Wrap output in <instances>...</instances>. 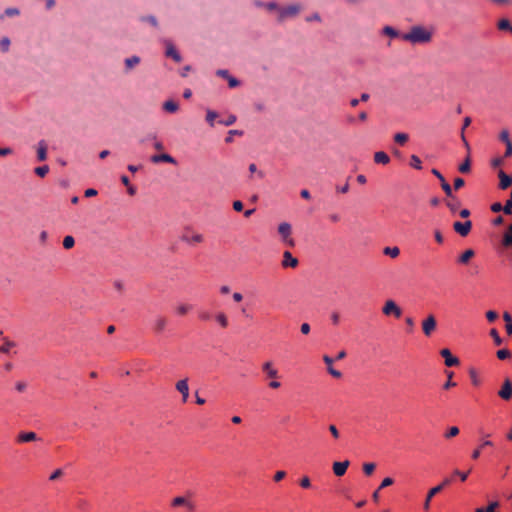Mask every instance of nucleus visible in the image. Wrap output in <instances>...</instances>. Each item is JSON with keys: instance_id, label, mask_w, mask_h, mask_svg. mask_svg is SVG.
Listing matches in <instances>:
<instances>
[{"instance_id": "f257e3e1", "label": "nucleus", "mask_w": 512, "mask_h": 512, "mask_svg": "<svg viewBox=\"0 0 512 512\" xmlns=\"http://www.w3.org/2000/svg\"><path fill=\"white\" fill-rule=\"evenodd\" d=\"M401 39L414 45L427 44L432 40V31L421 25H415L409 32L402 34Z\"/></svg>"}, {"instance_id": "f03ea898", "label": "nucleus", "mask_w": 512, "mask_h": 512, "mask_svg": "<svg viewBox=\"0 0 512 512\" xmlns=\"http://www.w3.org/2000/svg\"><path fill=\"white\" fill-rule=\"evenodd\" d=\"M261 370L265 375V378L270 380L268 387L271 389H279L281 383L279 382L280 374L278 369L274 366L272 361H265L261 365Z\"/></svg>"}, {"instance_id": "7ed1b4c3", "label": "nucleus", "mask_w": 512, "mask_h": 512, "mask_svg": "<svg viewBox=\"0 0 512 512\" xmlns=\"http://www.w3.org/2000/svg\"><path fill=\"white\" fill-rule=\"evenodd\" d=\"M302 10V5L299 3L290 4L285 7H279L278 15L276 17L277 22L283 23L288 19L295 18Z\"/></svg>"}, {"instance_id": "20e7f679", "label": "nucleus", "mask_w": 512, "mask_h": 512, "mask_svg": "<svg viewBox=\"0 0 512 512\" xmlns=\"http://www.w3.org/2000/svg\"><path fill=\"white\" fill-rule=\"evenodd\" d=\"M278 233L281 237V241L288 247L292 248L295 246V241L291 237L292 226L288 222H282L278 226Z\"/></svg>"}, {"instance_id": "39448f33", "label": "nucleus", "mask_w": 512, "mask_h": 512, "mask_svg": "<svg viewBox=\"0 0 512 512\" xmlns=\"http://www.w3.org/2000/svg\"><path fill=\"white\" fill-rule=\"evenodd\" d=\"M422 332L426 337H431L437 328V320L433 314H428L421 323Z\"/></svg>"}, {"instance_id": "423d86ee", "label": "nucleus", "mask_w": 512, "mask_h": 512, "mask_svg": "<svg viewBox=\"0 0 512 512\" xmlns=\"http://www.w3.org/2000/svg\"><path fill=\"white\" fill-rule=\"evenodd\" d=\"M451 483V479L450 478H445L441 484L433 487L432 489H430L428 491V494H427V497L425 499V502H424V509L425 510H428L430 508V502H431V499L436 495V494H439V492H441L444 487H446L447 485H449Z\"/></svg>"}, {"instance_id": "0eeeda50", "label": "nucleus", "mask_w": 512, "mask_h": 512, "mask_svg": "<svg viewBox=\"0 0 512 512\" xmlns=\"http://www.w3.org/2000/svg\"><path fill=\"white\" fill-rule=\"evenodd\" d=\"M382 312L386 316L392 315L395 318H400L402 316V310L394 300H387L382 308Z\"/></svg>"}, {"instance_id": "6e6552de", "label": "nucleus", "mask_w": 512, "mask_h": 512, "mask_svg": "<svg viewBox=\"0 0 512 512\" xmlns=\"http://www.w3.org/2000/svg\"><path fill=\"white\" fill-rule=\"evenodd\" d=\"M181 240L188 244H198L203 242L204 237L200 233L193 232L192 230H185L181 236Z\"/></svg>"}, {"instance_id": "1a4fd4ad", "label": "nucleus", "mask_w": 512, "mask_h": 512, "mask_svg": "<svg viewBox=\"0 0 512 512\" xmlns=\"http://www.w3.org/2000/svg\"><path fill=\"white\" fill-rule=\"evenodd\" d=\"M454 231L462 237H466L472 229V222L466 220L464 222L456 221L453 223Z\"/></svg>"}, {"instance_id": "9d476101", "label": "nucleus", "mask_w": 512, "mask_h": 512, "mask_svg": "<svg viewBox=\"0 0 512 512\" xmlns=\"http://www.w3.org/2000/svg\"><path fill=\"white\" fill-rule=\"evenodd\" d=\"M498 396L505 401L512 398V382L510 379H505L501 389L498 391Z\"/></svg>"}, {"instance_id": "9b49d317", "label": "nucleus", "mask_w": 512, "mask_h": 512, "mask_svg": "<svg viewBox=\"0 0 512 512\" xmlns=\"http://www.w3.org/2000/svg\"><path fill=\"white\" fill-rule=\"evenodd\" d=\"M445 205L451 212V214L455 215L461 206L460 200L453 195V191H451V196H447V199L445 200Z\"/></svg>"}, {"instance_id": "f8f14e48", "label": "nucleus", "mask_w": 512, "mask_h": 512, "mask_svg": "<svg viewBox=\"0 0 512 512\" xmlns=\"http://www.w3.org/2000/svg\"><path fill=\"white\" fill-rule=\"evenodd\" d=\"M176 390L182 395V402L186 403L189 397L188 379L179 380L175 385Z\"/></svg>"}, {"instance_id": "ddd939ff", "label": "nucleus", "mask_w": 512, "mask_h": 512, "mask_svg": "<svg viewBox=\"0 0 512 512\" xmlns=\"http://www.w3.org/2000/svg\"><path fill=\"white\" fill-rule=\"evenodd\" d=\"M298 264V259L295 258L291 252L285 251L283 253V260L281 262L283 268H296Z\"/></svg>"}, {"instance_id": "4468645a", "label": "nucleus", "mask_w": 512, "mask_h": 512, "mask_svg": "<svg viewBox=\"0 0 512 512\" xmlns=\"http://www.w3.org/2000/svg\"><path fill=\"white\" fill-rule=\"evenodd\" d=\"M172 506H174V507L184 506L189 511H193L195 509L194 504L183 496L175 497L172 500Z\"/></svg>"}, {"instance_id": "2eb2a0df", "label": "nucleus", "mask_w": 512, "mask_h": 512, "mask_svg": "<svg viewBox=\"0 0 512 512\" xmlns=\"http://www.w3.org/2000/svg\"><path fill=\"white\" fill-rule=\"evenodd\" d=\"M349 465H350L349 460H345V461H342V462H334L333 463V472H334V474L336 476H338V477L343 476L346 473Z\"/></svg>"}, {"instance_id": "dca6fc26", "label": "nucleus", "mask_w": 512, "mask_h": 512, "mask_svg": "<svg viewBox=\"0 0 512 512\" xmlns=\"http://www.w3.org/2000/svg\"><path fill=\"white\" fill-rule=\"evenodd\" d=\"M432 174L439 179L441 188L445 192L446 196H451L452 188L450 184L445 180L444 176L437 169H432Z\"/></svg>"}, {"instance_id": "f3484780", "label": "nucleus", "mask_w": 512, "mask_h": 512, "mask_svg": "<svg viewBox=\"0 0 512 512\" xmlns=\"http://www.w3.org/2000/svg\"><path fill=\"white\" fill-rule=\"evenodd\" d=\"M440 354L445 359L446 366L452 367L459 364V360L456 357L452 356L449 349H442Z\"/></svg>"}, {"instance_id": "a211bd4d", "label": "nucleus", "mask_w": 512, "mask_h": 512, "mask_svg": "<svg viewBox=\"0 0 512 512\" xmlns=\"http://www.w3.org/2000/svg\"><path fill=\"white\" fill-rule=\"evenodd\" d=\"M38 440V436L35 432H21L17 436V442L27 443Z\"/></svg>"}, {"instance_id": "6ab92c4d", "label": "nucleus", "mask_w": 512, "mask_h": 512, "mask_svg": "<svg viewBox=\"0 0 512 512\" xmlns=\"http://www.w3.org/2000/svg\"><path fill=\"white\" fill-rule=\"evenodd\" d=\"M498 177H499V187L501 189H507L508 187H510L512 185V177L507 175L503 170H500L498 172Z\"/></svg>"}, {"instance_id": "aec40b11", "label": "nucleus", "mask_w": 512, "mask_h": 512, "mask_svg": "<svg viewBox=\"0 0 512 512\" xmlns=\"http://www.w3.org/2000/svg\"><path fill=\"white\" fill-rule=\"evenodd\" d=\"M166 56L171 57L177 63L182 61L181 55L170 42H166Z\"/></svg>"}, {"instance_id": "412c9836", "label": "nucleus", "mask_w": 512, "mask_h": 512, "mask_svg": "<svg viewBox=\"0 0 512 512\" xmlns=\"http://www.w3.org/2000/svg\"><path fill=\"white\" fill-rule=\"evenodd\" d=\"M167 325V319L164 316H157L153 322V329L156 333L164 331Z\"/></svg>"}, {"instance_id": "4be33fe9", "label": "nucleus", "mask_w": 512, "mask_h": 512, "mask_svg": "<svg viewBox=\"0 0 512 512\" xmlns=\"http://www.w3.org/2000/svg\"><path fill=\"white\" fill-rule=\"evenodd\" d=\"M141 62V59L139 56H131L129 58H126L124 60V65H125V72L128 73L130 72L133 68H135L139 63Z\"/></svg>"}, {"instance_id": "5701e85b", "label": "nucleus", "mask_w": 512, "mask_h": 512, "mask_svg": "<svg viewBox=\"0 0 512 512\" xmlns=\"http://www.w3.org/2000/svg\"><path fill=\"white\" fill-rule=\"evenodd\" d=\"M151 161L155 164L160 162H166L171 164H176V160L169 154H160V155H153L151 157Z\"/></svg>"}, {"instance_id": "b1692460", "label": "nucleus", "mask_w": 512, "mask_h": 512, "mask_svg": "<svg viewBox=\"0 0 512 512\" xmlns=\"http://www.w3.org/2000/svg\"><path fill=\"white\" fill-rule=\"evenodd\" d=\"M37 159L38 161H45L47 159V144L44 140L38 142Z\"/></svg>"}, {"instance_id": "393cba45", "label": "nucleus", "mask_w": 512, "mask_h": 512, "mask_svg": "<svg viewBox=\"0 0 512 512\" xmlns=\"http://www.w3.org/2000/svg\"><path fill=\"white\" fill-rule=\"evenodd\" d=\"M374 161L377 163V164H383V165H386L389 163L390 161V157L387 155V153L383 152V151H378L374 154Z\"/></svg>"}, {"instance_id": "a878e982", "label": "nucleus", "mask_w": 512, "mask_h": 512, "mask_svg": "<svg viewBox=\"0 0 512 512\" xmlns=\"http://www.w3.org/2000/svg\"><path fill=\"white\" fill-rule=\"evenodd\" d=\"M163 109L168 113H175L178 111L179 105L173 100H168L163 103Z\"/></svg>"}, {"instance_id": "bb28decb", "label": "nucleus", "mask_w": 512, "mask_h": 512, "mask_svg": "<svg viewBox=\"0 0 512 512\" xmlns=\"http://www.w3.org/2000/svg\"><path fill=\"white\" fill-rule=\"evenodd\" d=\"M475 253L472 249H467L462 253V255L459 257V262L461 264H467L472 257H474Z\"/></svg>"}, {"instance_id": "cd10ccee", "label": "nucleus", "mask_w": 512, "mask_h": 512, "mask_svg": "<svg viewBox=\"0 0 512 512\" xmlns=\"http://www.w3.org/2000/svg\"><path fill=\"white\" fill-rule=\"evenodd\" d=\"M215 319L222 328H226L228 326V318L225 313H217Z\"/></svg>"}, {"instance_id": "c85d7f7f", "label": "nucleus", "mask_w": 512, "mask_h": 512, "mask_svg": "<svg viewBox=\"0 0 512 512\" xmlns=\"http://www.w3.org/2000/svg\"><path fill=\"white\" fill-rule=\"evenodd\" d=\"M16 344L15 342L5 338L4 339V344L2 346H0V352L2 353H9L10 349L15 347Z\"/></svg>"}, {"instance_id": "c756f323", "label": "nucleus", "mask_w": 512, "mask_h": 512, "mask_svg": "<svg viewBox=\"0 0 512 512\" xmlns=\"http://www.w3.org/2000/svg\"><path fill=\"white\" fill-rule=\"evenodd\" d=\"M383 252L385 255H388L392 258H396L400 254V250L398 247H386V248H384Z\"/></svg>"}, {"instance_id": "7c9ffc66", "label": "nucleus", "mask_w": 512, "mask_h": 512, "mask_svg": "<svg viewBox=\"0 0 512 512\" xmlns=\"http://www.w3.org/2000/svg\"><path fill=\"white\" fill-rule=\"evenodd\" d=\"M218 117V113L208 109L206 112V121L209 123L211 127L214 126V121Z\"/></svg>"}, {"instance_id": "2f4dec72", "label": "nucleus", "mask_w": 512, "mask_h": 512, "mask_svg": "<svg viewBox=\"0 0 512 512\" xmlns=\"http://www.w3.org/2000/svg\"><path fill=\"white\" fill-rule=\"evenodd\" d=\"M497 26H498L499 30H505V31L512 32V26H511V24H510L508 19H501L498 22Z\"/></svg>"}, {"instance_id": "473e14b6", "label": "nucleus", "mask_w": 512, "mask_h": 512, "mask_svg": "<svg viewBox=\"0 0 512 512\" xmlns=\"http://www.w3.org/2000/svg\"><path fill=\"white\" fill-rule=\"evenodd\" d=\"M409 139L408 134L406 133H397L394 136V141L400 145H404Z\"/></svg>"}, {"instance_id": "72a5a7b5", "label": "nucleus", "mask_w": 512, "mask_h": 512, "mask_svg": "<svg viewBox=\"0 0 512 512\" xmlns=\"http://www.w3.org/2000/svg\"><path fill=\"white\" fill-rule=\"evenodd\" d=\"M191 308L192 306L189 304H180L177 306L176 311L178 315L184 316L191 310Z\"/></svg>"}, {"instance_id": "f704fd0d", "label": "nucleus", "mask_w": 512, "mask_h": 512, "mask_svg": "<svg viewBox=\"0 0 512 512\" xmlns=\"http://www.w3.org/2000/svg\"><path fill=\"white\" fill-rule=\"evenodd\" d=\"M469 376H470L471 382L474 386L480 385V379H479L478 374L475 369L471 368L469 370Z\"/></svg>"}, {"instance_id": "c9c22d12", "label": "nucleus", "mask_w": 512, "mask_h": 512, "mask_svg": "<svg viewBox=\"0 0 512 512\" xmlns=\"http://www.w3.org/2000/svg\"><path fill=\"white\" fill-rule=\"evenodd\" d=\"M421 164H422V162H421V160H420V158L418 156L412 155L410 157V165L413 168L420 170V169H422Z\"/></svg>"}, {"instance_id": "e433bc0d", "label": "nucleus", "mask_w": 512, "mask_h": 512, "mask_svg": "<svg viewBox=\"0 0 512 512\" xmlns=\"http://www.w3.org/2000/svg\"><path fill=\"white\" fill-rule=\"evenodd\" d=\"M34 172L39 177H45L47 175V173L49 172V166L48 165H43V166L36 167Z\"/></svg>"}, {"instance_id": "4c0bfd02", "label": "nucleus", "mask_w": 512, "mask_h": 512, "mask_svg": "<svg viewBox=\"0 0 512 512\" xmlns=\"http://www.w3.org/2000/svg\"><path fill=\"white\" fill-rule=\"evenodd\" d=\"M471 169V163L469 156L465 159V161L459 166V171L461 173H468Z\"/></svg>"}, {"instance_id": "58836bf2", "label": "nucleus", "mask_w": 512, "mask_h": 512, "mask_svg": "<svg viewBox=\"0 0 512 512\" xmlns=\"http://www.w3.org/2000/svg\"><path fill=\"white\" fill-rule=\"evenodd\" d=\"M383 33L389 37H392V38H395L397 36H399V33L397 30H395L393 27L391 26H385L383 28Z\"/></svg>"}, {"instance_id": "ea45409f", "label": "nucleus", "mask_w": 512, "mask_h": 512, "mask_svg": "<svg viewBox=\"0 0 512 512\" xmlns=\"http://www.w3.org/2000/svg\"><path fill=\"white\" fill-rule=\"evenodd\" d=\"M75 244V240L72 236H66L63 239V247L65 249H71Z\"/></svg>"}, {"instance_id": "a19ab883", "label": "nucleus", "mask_w": 512, "mask_h": 512, "mask_svg": "<svg viewBox=\"0 0 512 512\" xmlns=\"http://www.w3.org/2000/svg\"><path fill=\"white\" fill-rule=\"evenodd\" d=\"M376 468V465L374 463H364L363 464V471L367 476H370Z\"/></svg>"}, {"instance_id": "79ce46f5", "label": "nucleus", "mask_w": 512, "mask_h": 512, "mask_svg": "<svg viewBox=\"0 0 512 512\" xmlns=\"http://www.w3.org/2000/svg\"><path fill=\"white\" fill-rule=\"evenodd\" d=\"M503 212L507 215H510L512 213V191L510 193V198L506 201L505 205L503 206Z\"/></svg>"}, {"instance_id": "37998d69", "label": "nucleus", "mask_w": 512, "mask_h": 512, "mask_svg": "<svg viewBox=\"0 0 512 512\" xmlns=\"http://www.w3.org/2000/svg\"><path fill=\"white\" fill-rule=\"evenodd\" d=\"M459 434V428L456 426L450 427L448 431L445 433V438L450 439Z\"/></svg>"}, {"instance_id": "c03bdc74", "label": "nucleus", "mask_w": 512, "mask_h": 512, "mask_svg": "<svg viewBox=\"0 0 512 512\" xmlns=\"http://www.w3.org/2000/svg\"><path fill=\"white\" fill-rule=\"evenodd\" d=\"M279 7H280V6H279L276 2H274V1L267 2V3H265V5H264V8H265L266 10H268V11H275L277 15H278V9H279Z\"/></svg>"}, {"instance_id": "a18cd8bd", "label": "nucleus", "mask_w": 512, "mask_h": 512, "mask_svg": "<svg viewBox=\"0 0 512 512\" xmlns=\"http://www.w3.org/2000/svg\"><path fill=\"white\" fill-rule=\"evenodd\" d=\"M141 21L147 22V23L151 24L154 27L158 26L157 19L154 16H152V15L141 17Z\"/></svg>"}, {"instance_id": "49530a36", "label": "nucleus", "mask_w": 512, "mask_h": 512, "mask_svg": "<svg viewBox=\"0 0 512 512\" xmlns=\"http://www.w3.org/2000/svg\"><path fill=\"white\" fill-rule=\"evenodd\" d=\"M10 47V40L7 37H4L0 40V49L3 52H7Z\"/></svg>"}, {"instance_id": "de8ad7c7", "label": "nucleus", "mask_w": 512, "mask_h": 512, "mask_svg": "<svg viewBox=\"0 0 512 512\" xmlns=\"http://www.w3.org/2000/svg\"><path fill=\"white\" fill-rule=\"evenodd\" d=\"M243 132L240 130H230L228 132V136L225 138L226 143H231L233 141L234 135H242Z\"/></svg>"}, {"instance_id": "09e8293b", "label": "nucleus", "mask_w": 512, "mask_h": 512, "mask_svg": "<svg viewBox=\"0 0 512 512\" xmlns=\"http://www.w3.org/2000/svg\"><path fill=\"white\" fill-rule=\"evenodd\" d=\"M511 356V353L508 349H501L497 351V357L500 360L508 359Z\"/></svg>"}, {"instance_id": "8fccbe9b", "label": "nucleus", "mask_w": 512, "mask_h": 512, "mask_svg": "<svg viewBox=\"0 0 512 512\" xmlns=\"http://www.w3.org/2000/svg\"><path fill=\"white\" fill-rule=\"evenodd\" d=\"M499 139L505 144L510 143L509 131L507 129H503L499 134Z\"/></svg>"}, {"instance_id": "3c124183", "label": "nucleus", "mask_w": 512, "mask_h": 512, "mask_svg": "<svg viewBox=\"0 0 512 512\" xmlns=\"http://www.w3.org/2000/svg\"><path fill=\"white\" fill-rule=\"evenodd\" d=\"M4 14L8 17H13L18 16L20 14V11L18 8L10 7L5 9Z\"/></svg>"}, {"instance_id": "603ef678", "label": "nucleus", "mask_w": 512, "mask_h": 512, "mask_svg": "<svg viewBox=\"0 0 512 512\" xmlns=\"http://www.w3.org/2000/svg\"><path fill=\"white\" fill-rule=\"evenodd\" d=\"M498 506V502H492L487 508H479L475 512H495V508Z\"/></svg>"}, {"instance_id": "864d4df0", "label": "nucleus", "mask_w": 512, "mask_h": 512, "mask_svg": "<svg viewBox=\"0 0 512 512\" xmlns=\"http://www.w3.org/2000/svg\"><path fill=\"white\" fill-rule=\"evenodd\" d=\"M452 376H453V372H449L448 373V380L445 382V384L443 385V388L444 389H450L452 387H455L456 386V383L452 381Z\"/></svg>"}, {"instance_id": "5fc2aeb1", "label": "nucleus", "mask_w": 512, "mask_h": 512, "mask_svg": "<svg viewBox=\"0 0 512 512\" xmlns=\"http://www.w3.org/2000/svg\"><path fill=\"white\" fill-rule=\"evenodd\" d=\"M236 116L230 115L226 120L219 121L220 124H223L224 126H231L236 122Z\"/></svg>"}, {"instance_id": "6e6d98bb", "label": "nucleus", "mask_w": 512, "mask_h": 512, "mask_svg": "<svg viewBox=\"0 0 512 512\" xmlns=\"http://www.w3.org/2000/svg\"><path fill=\"white\" fill-rule=\"evenodd\" d=\"M471 469H469L467 472H462L458 469L454 470L453 474L457 475L461 481H466Z\"/></svg>"}, {"instance_id": "4d7b16f0", "label": "nucleus", "mask_w": 512, "mask_h": 512, "mask_svg": "<svg viewBox=\"0 0 512 512\" xmlns=\"http://www.w3.org/2000/svg\"><path fill=\"white\" fill-rule=\"evenodd\" d=\"M227 80H228V85L230 88H236L240 85L239 80L231 75L227 78Z\"/></svg>"}, {"instance_id": "13d9d810", "label": "nucleus", "mask_w": 512, "mask_h": 512, "mask_svg": "<svg viewBox=\"0 0 512 512\" xmlns=\"http://www.w3.org/2000/svg\"><path fill=\"white\" fill-rule=\"evenodd\" d=\"M490 335L493 337L494 339V342L496 345H500L502 343V339L501 337L499 336L498 332L496 329H492L490 331Z\"/></svg>"}, {"instance_id": "bf43d9fd", "label": "nucleus", "mask_w": 512, "mask_h": 512, "mask_svg": "<svg viewBox=\"0 0 512 512\" xmlns=\"http://www.w3.org/2000/svg\"><path fill=\"white\" fill-rule=\"evenodd\" d=\"M503 245L506 247L512 246V234L506 233L503 237Z\"/></svg>"}, {"instance_id": "052dcab7", "label": "nucleus", "mask_w": 512, "mask_h": 512, "mask_svg": "<svg viewBox=\"0 0 512 512\" xmlns=\"http://www.w3.org/2000/svg\"><path fill=\"white\" fill-rule=\"evenodd\" d=\"M394 483V480L390 477H386L383 479L382 483L380 484L379 489L386 488L388 486H391Z\"/></svg>"}, {"instance_id": "680f3d73", "label": "nucleus", "mask_w": 512, "mask_h": 512, "mask_svg": "<svg viewBox=\"0 0 512 512\" xmlns=\"http://www.w3.org/2000/svg\"><path fill=\"white\" fill-rule=\"evenodd\" d=\"M464 185H465V181L462 178L458 177L454 180V189L455 190L462 188Z\"/></svg>"}, {"instance_id": "e2e57ef3", "label": "nucleus", "mask_w": 512, "mask_h": 512, "mask_svg": "<svg viewBox=\"0 0 512 512\" xmlns=\"http://www.w3.org/2000/svg\"><path fill=\"white\" fill-rule=\"evenodd\" d=\"M497 317L498 314L495 311L490 310L486 313V318L489 322H493L494 320L497 319Z\"/></svg>"}, {"instance_id": "0e129e2a", "label": "nucleus", "mask_w": 512, "mask_h": 512, "mask_svg": "<svg viewBox=\"0 0 512 512\" xmlns=\"http://www.w3.org/2000/svg\"><path fill=\"white\" fill-rule=\"evenodd\" d=\"M15 388L18 392L22 393L26 390L27 384L23 381H19L16 383Z\"/></svg>"}, {"instance_id": "69168bd1", "label": "nucleus", "mask_w": 512, "mask_h": 512, "mask_svg": "<svg viewBox=\"0 0 512 512\" xmlns=\"http://www.w3.org/2000/svg\"><path fill=\"white\" fill-rule=\"evenodd\" d=\"M328 429L335 439L340 437V433L335 425H330Z\"/></svg>"}, {"instance_id": "338daca9", "label": "nucleus", "mask_w": 512, "mask_h": 512, "mask_svg": "<svg viewBox=\"0 0 512 512\" xmlns=\"http://www.w3.org/2000/svg\"><path fill=\"white\" fill-rule=\"evenodd\" d=\"M62 474H63L62 470H61V469H57V470H55V471L50 475L49 479H50L51 481H54V480L58 479L59 477H61V476H62Z\"/></svg>"}, {"instance_id": "774afa93", "label": "nucleus", "mask_w": 512, "mask_h": 512, "mask_svg": "<svg viewBox=\"0 0 512 512\" xmlns=\"http://www.w3.org/2000/svg\"><path fill=\"white\" fill-rule=\"evenodd\" d=\"M506 150L504 153V157H511L512 156V142L505 144Z\"/></svg>"}]
</instances>
